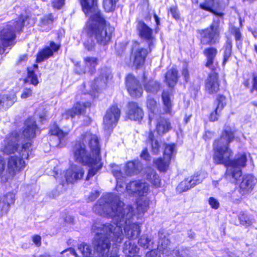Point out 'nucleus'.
I'll return each instance as SVG.
<instances>
[{"mask_svg": "<svg viewBox=\"0 0 257 257\" xmlns=\"http://www.w3.org/2000/svg\"><path fill=\"white\" fill-rule=\"evenodd\" d=\"M93 210L101 216L110 217L113 224L110 223L96 224L94 229L101 230L116 244L121 242L123 239L122 227L125 235L128 238H136L141 233V223L134 222L136 215L132 206H125L119 197L113 193L103 195L93 206Z\"/></svg>", "mask_w": 257, "mask_h": 257, "instance_id": "nucleus-1", "label": "nucleus"}, {"mask_svg": "<svg viewBox=\"0 0 257 257\" xmlns=\"http://www.w3.org/2000/svg\"><path fill=\"white\" fill-rule=\"evenodd\" d=\"M79 2L86 16L92 14L85 27L87 37L83 44L85 48L88 51H93L96 43L100 46H107L111 42L114 29L98 10V0H79Z\"/></svg>", "mask_w": 257, "mask_h": 257, "instance_id": "nucleus-2", "label": "nucleus"}, {"mask_svg": "<svg viewBox=\"0 0 257 257\" xmlns=\"http://www.w3.org/2000/svg\"><path fill=\"white\" fill-rule=\"evenodd\" d=\"M75 161H101V146L98 136L86 131L81 134L73 146Z\"/></svg>", "mask_w": 257, "mask_h": 257, "instance_id": "nucleus-3", "label": "nucleus"}, {"mask_svg": "<svg viewBox=\"0 0 257 257\" xmlns=\"http://www.w3.org/2000/svg\"><path fill=\"white\" fill-rule=\"evenodd\" d=\"M199 45L206 47L203 51L206 57L205 66L211 68L218 53L217 49L213 47L219 43L221 38V27L219 20L214 21L206 28L197 30Z\"/></svg>", "mask_w": 257, "mask_h": 257, "instance_id": "nucleus-4", "label": "nucleus"}, {"mask_svg": "<svg viewBox=\"0 0 257 257\" xmlns=\"http://www.w3.org/2000/svg\"><path fill=\"white\" fill-rule=\"evenodd\" d=\"M237 130L225 123L220 135L213 142V159L214 161H230L233 152L230 144L235 139Z\"/></svg>", "mask_w": 257, "mask_h": 257, "instance_id": "nucleus-5", "label": "nucleus"}, {"mask_svg": "<svg viewBox=\"0 0 257 257\" xmlns=\"http://www.w3.org/2000/svg\"><path fill=\"white\" fill-rule=\"evenodd\" d=\"M57 40H58L57 43L53 41H50L49 46H45L38 51L36 56L35 63L32 67H28L26 68L27 74L23 80L24 83L32 84L35 86L39 84L38 78L35 73L39 68L37 64L53 57L54 53L58 52L61 47V36L59 34Z\"/></svg>", "mask_w": 257, "mask_h": 257, "instance_id": "nucleus-6", "label": "nucleus"}, {"mask_svg": "<svg viewBox=\"0 0 257 257\" xmlns=\"http://www.w3.org/2000/svg\"><path fill=\"white\" fill-rule=\"evenodd\" d=\"M38 130L36 120L32 116L28 117L24 121L22 132L24 142L22 144L21 150L18 152V156L14 159L11 158L9 161H25L33 157V154L31 148Z\"/></svg>", "mask_w": 257, "mask_h": 257, "instance_id": "nucleus-7", "label": "nucleus"}, {"mask_svg": "<svg viewBox=\"0 0 257 257\" xmlns=\"http://www.w3.org/2000/svg\"><path fill=\"white\" fill-rule=\"evenodd\" d=\"M93 226L92 229L95 232V236L93 241L94 251L92 253V248L87 244L82 243L78 246V249L83 257H106L108 256L109 249L110 247V243L108 237L101 230L100 228L94 229Z\"/></svg>", "mask_w": 257, "mask_h": 257, "instance_id": "nucleus-8", "label": "nucleus"}, {"mask_svg": "<svg viewBox=\"0 0 257 257\" xmlns=\"http://www.w3.org/2000/svg\"><path fill=\"white\" fill-rule=\"evenodd\" d=\"M159 237L157 249L148 252L146 257H161V254L166 257H191V252L187 248L181 250L173 249L168 234L159 231Z\"/></svg>", "mask_w": 257, "mask_h": 257, "instance_id": "nucleus-9", "label": "nucleus"}, {"mask_svg": "<svg viewBox=\"0 0 257 257\" xmlns=\"http://www.w3.org/2000/svg\"><path fill=\"white\" fill-rule=\"evenodd\" d=\"M172 128V124L169 118L161 114L155 118V128L148 132V136L146 141L151 146L153 154L158 155L160 151L161 145L160 142L156 138L155 132L158 137H161L169 133Z\"/></svg>", "mask_w": 257, "mask_h": 257, "instance_id": "nucleus-10", "label": "nucleus"}, {"mask_svg": "<svg viewBox=\"0 0 257 257\" xmlns=\"http://www.w3.org/2000/svg\"><path fill=\"white\" fill-rule=\"evenodd\" d=\"M217 164L223 163L226 170L224 177L226 180L234 184L240 182L241 177V168L245 166V162H217Z\"/></svg>", "mask_w": 257, "mask_h": 257, "instance_id": "nucleus-11", "label": "nucleus"}, {"mask_svg": "<svg viewBox=\"0 0 257 257\" xmlns=\"http://www.w3.org/2000/svg\"><path fill=\"white\" fill-rule=\"evenodd\" d=\"M121 111L117 104H113L107 109L103 119L104 131L111 133L116 126L120 116Z\"/></svg>", "mask_w": 257, "mask_h": 257, "instance_id": "nucleus-12", "label": "nucleus"}, {"mask_svg": "<svg viewBox=\"0 0 257 257\" xmlns=\"http://www.w3.org/2000/svg\"><path fill=\"white\" fill-rule=\"evenodd\" d=\"M204 87L206 92L209 95L216 94L220 91L221 80L216 67L211 68V72L207 74L204 80Z\"/></svg>", "mask_w": 257, "mask_h": 257, "instance_id": "nucleus-13", "label": "nucleus"}, {"mask_svg": "<svg viewBox=\"0 0 257 257\" xmlns=\"http://www.w3.org/2000/svg\"><path fill=\"white\" fill-rule=\"evenodd\" d=\"M26 166L25 162H8V169L4 170L3 162H0V178L1 181L6 182L12 179L16 174Z\"/></svg>", "mask_w": 257, "mask_h": 257, "instance_id": "nucleus-14", "label": "nucleus"}, {"mask_svg": "<svg viewBox=\"0 0 257 257\" xmlns=\"http://www.w3.org/2000/svg\"><path fill=\"white\" fill-rule=\"evenodd\" d=\"M137 31L139 37L148 43V47L151 50V47L154 45L156 37L154 31L142 20L137 21Z\"/></svg>", "mask_w": 257, "mask_h": 257, "instance_id": "nucleus-15", "label": "nucleus"}, {"mask_svg": "<svg viewBox=\"0 0 257 257\" xmlns=\"http://www.w3.org/2000/svg\"><path fill=\"white\" fill-rule=\"evenodd\" d=\"M91 103L88 101H76L71 108L66 109L62 113V118L65 119H73L76 116L85 115L88 107H90Z\"/></svg>", "mask_w": 257, "mask_h": 257, "instance_id": "nucleus-16", "label": "nucleus"}, {"mask_svg": "<svg viewBox=\"0 0 257 257\" xmlns=\"http://www.w3.org/2000/svg\"><path fill=\"white\" fill-rule=\"evenodd\" d=\"M149 185L142 180H135L129 182L125 187L123 188L122 192L125 190L129 194L134 196H145L148 192ZM120 194L121 192H118Z\"/></svg>", "mask_w": 257, "mask_h": 257, "instance_id": "nucleus-17", "label": "nucleus"}, {"mask_svg": "<svg viewBox=\"0 0 257 257\" xmlns=\"http://www.w3.org/2000/svg\"><path fill=\"white\" fill-rule=\"evenodd\" d=\"M20 137L19 132L13 131L11 132L6 137L4 143L5 145L2 149L4 154L11 155L16 152L19 148V144L18 142Z\"/></svg>", "mask_w": 257, "mask_h": 257, "instance_id": "nucleus-18", "label": "nucleus"}, {"mask_svg": "<svg viewBox=\"0 0 257 257\" xmlns=\"http://www.w3.org/2000/svg\"><path fill=\"white\" fill-rule=\"evenodd\" d=\"M125 86L129 95L133 98H140L143 90L139 81L132 74H128L125 77Z\"/></svg>", "mask_w": 257, "mask_h": 257, "instance_id": "nucleus-19", "label": "nucleus"}, {"mask_svg": "<svg viewBox=\"0 0 257 257\" xmlns=\"http://www.w3.org/2000/svg\"><path fill=\"white\" fill-rule=\"evenodd\" d=\"M125 119L141 122L144 118V112L139 103L136 101H130L127 103Z\"/></svg>", "mask_w": 257, "mask_h": 257, "instance_id": "nucleus-20", "label": "nucleus"}, {"mask_svg": "<svg viewBox=\"0 0 257 257\" xmlns=\"http://www.w3.org/2000/svg\"><path fill=\"white\" fill-rule=\"evenodd\" d=\"M16 38L15 32L11 26L4 28L0 31V40L2 46L5 48L14 45Z\"/></svg>", "mask_w": 257, "mask_h": 257, "instance_id": "nucleus-21", "label": "nucleus"}, {"mask_svg": "<svg viewBox=\"0 0 257 257\" xmlns=\"http://www.w3.org/2000/svg\"><path fill=\"white\" fill-rule=\"evenodd\" d=\"M84 174V170L82 166H72L66 172V180L68 183H74L77 180H80Z\"/></svg>", "mask_w": 257, "mask_h": 257, "instance_id": "nucleus-22", "label": "nucleus"}, {"mask_svg": "<svg viewBox=\"0 0 257 257\" xmlns=\"http://www.w3.org/2000/svg\"><path fill=\"white\" fill-rule=\"evenodd\" d=\"M179 78V71L177 66H174L165 73L164 82L169 88L173 89L177 84Z\"/></svg>", "mask_w": 257, "mask_h": 257, "instance_id": "nucleus-23", "label": "nucleus"}, {"mask_svg": "<svg viewBox=\"0 0 257 257\" xmlns=\"http://www.w3.org/2000/svg\"><path fill=\"white\" fill-rule=\"evenodd\" d=\"M199 7L203 11L210 12L221 18L224 15V13L219 11V10H223L220 7L219 2L216 3V8H214V0H204L203 2L199 4Z\"/></svg>", "mask_w": 257, "mask_h": 257, "instance_id": "nucleus-24", "label": "nucleus"}, {"mask_svg": "<svg viewBox=\"0 0 257 257\" xmlns=\"http://www.w3.org/2000/svg\"><path fill=\"white\" fill-rule=\"evenodd\" d=\"M148 55L147 49L143 47L139 48L135 51L133 63L136 69H140L144 66Z\"/></svg>", "mask_w": 257, "mask_h": 257, "instance_id": "nucleus-25", "label": "nucleus"}, {"mask_svg": "<svg viewBox=\"0 0 257 257\" xmlns=\"http://www.w3.org/2000/svg\"><path fill=\"white\" fill-rule=\"evenodd\" d=\"M15 201V195L13 193L9 192L0 197V210L2 214L7 213L11 205L13 204Z\"/></svg>", "mask_w": 257, "mask_h": 257, "instance_id": "nucleus-26", "label": "nucleus"}, {"mask_svg": "<svg viewBox=\"0 0 257 257\" xmlns=\"http://www.w3.org/2000/svg\"><path fill=\"white\" fill-rule=\"evenodd\" d=\"M256 182V179L251 175H244L240 183L241 192L244 194L250 191Z\"/></svg>", "mask_w": 257, "mask_h": 257, "instance_id": "nucleus-27", "label": "nucleus"}, {"mask_svg": "<svg viewBox=\"0 0 257 257\" xmlns=\"http://www.w3.org/2000/svg\"><path fill=\"white\" fill-rule=\"evenodd\" d=\"M245 90H248L250 93L255 92L257 94V72H252L249 78H244L241 82Z\"/></svg>", "mask_w": 257, "mask_h": 257, "instance_id": "nucleus-28", "label": "nucleus"}, {"mask_svg": "<svg viewBox=\"0 0 257 257\" xmlns=\"http://www.w3.org/2000/svg\"><path fill=\"white\" fill-rule=\"evenodd\" d=\"M175 143L166 144L164 148L163 157L156 159L155 161H171L174 159L176 151Z\"/></svg>", "mask_w": 257, "mask_h": 257, "instance_id": "nucleus-29", "label": "nucleus"}, {"mask_svg": "<svg viewBox=\"0 0 257 257\" xmlns=\"http://www.w3.org/2000/svg\"><path fill=\"white\" fill-rule=\"evenodd\" d=\"M48 135L57 137L61 142L68 135V133L60 128L57 121H55L50 125Z\"/></svg>", "mask_w": 257, "mask_h": 257, "instance_id": "nucleus-30", "label": "nucleus"}, {"mask_svg": "<svg viewBox=\"0 0 257 257\" xmlns=\"http://www.w3.org/2000/svg\"><path fill=\"white\" fill-rule=\"evenodd\" d=\"M142 169L141 162H127L123 168L125 174L128 176L137 175Z\"/></svg>", "mask_w": 257, "mask_h": 257, "instance_id": "nucleus-31", "label": "nucleus"}, {"mask_svg": "<svg viewBox=\"0 0 257 257\" xmlns=\"http://www.w3.org/2000/svg\"><path fill=\"white\" fill-rule=\"evenodd\" d=\"M109 166L112 174L116 179V189L118 192H122L123 186L120 181H119L123 177L121 168L119 165L115 163H111Z\"/></svg>", "mask_w": 257, "mask_h": 257, "instance_id": "nucleus-32", "label": "nucleus"}, {"mask_svg": "<svg viewBox=\"0 0 257 257\" xmlns=\"http://www.w3.org/2000/svg\"><path fill=\"white\" fill-rule=\"evenodd\" d=\"M139 250V248L135 243L130 240L125 242L123 247V252L126 257H133L138 255L137 254Z\"/></svg>", "mask_w": 257, "mask_h": 257, "instance_id": "nucleus-33", "label": "nucleus"}, {"mask_svg": "<svg viewBox=\"0 0 257 257\" xmlns=\"http://www.w3.org/2000/svg\"><path fill=\"white\" fill-rule=\"evenodd\" d=\"M171 93L167 90H163L161 94L162 103L164 106V111L166 114H171L173 103L171 99Z\"/></svg>", "mask_w": 257, "mask_h": 257, "instance_id": "nucleus-34", "label": "nucleus"}, {"mask_svg": "<svg viewBox=\"0 0 257 257\" xmlns=\"http://www.w3.org/2000/svg\"><path fill=\"white\" fill-rule=\"evenodd\" d=\"M146 178L156 188L161 186V180L155 171L150 167L146 169Z\"/></svg>", "mask_w": 257, "mask_h": 257, "instance_id": "nucleus-35", "label": "nucleus"}, {"mask_svg": "<svg viewBox=\"0 0 257 257\" xmlns=\"http://www.w3.org/2000/svg\"><path fill=\"white\" fill-rule=\"evenodd\" d=\"M85 68L87 69L88 72L90 75H93L96 72V67L99 63V60L97 57L88 56L83 59Z\"/></svg>", "mask_w": 257, "mask_h": 257, "instance_id": "nucleus-36", "label": "nucleus"}, {"mask_svg": "<svg viewBox=\"0 0 257 257\" xmlns=\"http://www.w3.org/2000/svg\"><path fill=\"white\" fill-rule=\"evenodd\" d=\"M17 100L15 94L0 95V109H8L12 106Z\"/></svg>", "mask_w": 257, "mask_h": 257, "instance_id": "nucleus-37", "label": "nucleus"}, {"mask_svg": "<svg viewBox=\"0 0 257 257\" xmlns=\"http://www.w3.org/2000/svg\"><path fill=\"white\" fill-rule=\"evenodd\" d=\"M85 164L83 166H86L88 167V174L86 177V180H89L90 177L95 175L97 172L101 169L102 164L101 162H84Z\"/></svg>", "mask_w": 257, "mask_h": 257, "instance_id": "nucleus-38", "label": "nucleus"}, {"mask_svg": "<svg viewBox=\"0 0 257 257\" xmlns=\"http://www.w3.org/2000/svg\"><path fill=\"white\" fill-rule=\"evenodd\" d=\"M232 54V43L230 40H227L223 47L222 65L224 66Z\"/></svg>", "mask_w": 257, "mask_h": 257, "instance_id": "nucleus-39", "label": "nucleus"}, {"mask_svg": "<svg viewBox=\"0 0 257 257\" xmlns=\"http://www.w3.org/2000/svg\"><path fill=\"white\" fill-rule=\"evenodd\" d=\"M144 87L148 92H157L161 87V84L157 81L150 79L144 83Z\"/></svg>", "mask_w": 257, "mask_h": 257, "instance_id": "nucleus-40", "label": "nucleus"}, {"mask_svg": "<svg viewBox=\"0 0 257 257\" xmlns=\"http://www.w3.org/2000/svg\"><path fill=\"white\" fill-rule=\"evenodd\" d=\"M30 16L21 14L19 15L18 19L15 21V28L19 33L23 31V29L25 26V22L29 20Z\"/></svg>", "mask_w": 257, "mask_h": 257, "instance_id": "nucleus-41", "label": "nucleus"}, {"mask_svg": "<svg viewBox=\"0 0 257 257\" xmlns=\"http://www.w3.org/2000/svg\"><path fill=\"white\" fill-rule=\"evenodd\" d=\"M149 207V200L148 198H142L138 201L137 210L140 214L146 212Z\"/></svg>", "mask_w": 257, "mask_h": 257, "instance_id": "nucleus-42", "label": "nucleus"}, {"mask_svg": "<svg viewBox=\"0 0 257 257\" xmlns=\"http://www.w3.org/2000/svg\"><path fill=\"white\" fill-rule=\"evenodd\" d=\"M119 0H102V7L106 13L113 12Z\"/></svg>", "mask_w": 257, "mask_h": 257, "instance_id": "nucleus-43", "label": "nucleus"}, {"mask_svg": "<svg viewBox=\"0 0 257 257\" xmlns=\"http://www.w3.org/2000/svg\"><path fill=\"white\" fill-rule=\"evenodd\" d=\"M146 106L149 112L153 114H156L159 110L158 103L153 98L147 99Z\"/></svg>", "mask_w": 257, "mask_h": 257, "instance_id": "nucleus-44", "label": "nucleus"}, {"mask_svg": "<svg viewBox=\"0 0 257 257\" xmlns=\"http://www.w3.org/2000/svg\"><path fill=\"white\" fill-rule=\"evenodd\" d=\"M215 101L216 104L215 107L222 110L227 105V97L223 94H218Z\"/></svg>", "mask_w": 257, "mask_h": 257, "instance_id": "nucleus-45", "label": "nucleus"}, {"mask_svg": "<svg viewBox=\"0 0 257 257\" xmlns=\"http://www.w3.org/2000/svg\"><path fill=\"white\" fill-rule=\"evenodd\" d=\"M139 244L144 248H149L153 244L152 238L148 235H142L138 240Z\"/></svg>", "mask_w": 257, "mask_h": 257, "instance_id": "nucleus-46", "label": "nucleus"}, {"mask_svg": "<svg viewBox=\"0 0 257 257\" xmlns=\"http://www.w3.org/2000/svg\"><path fill=\"white\" fill-rule=\"evenodd\" d=\"M222 111V110L215 107L208 114V118L209 121L215 122L218 121L221 115Z\"/></svg>", "mask_w": 257, "mask_h": 257, "instance_id": "nucleus-47", "label": "nucleus"}, {"mask_svg": "<svg viewBox=\"0 0 257 257\" xmlns=\"http://www.w3.org/2000/svg\"><path fill=\"white\" fill-rule=\"evenodd\" d=\"M190 182V180L188 179H185L182 181L177 186V191L179 192H182L184 191H187L191 188L193 187L192 184Z\"/></svg>", "mask_w": 257, "mask_h": 257, "instance_id": "nucleus-48", "label": "nucleus"}, {"mask_svg": "<svg viewBox=\"0 0 257 257\" xmlns=\"http://www.w3.org/2000/svg\"><path fill=\"white\" fill-rule=\"evenodd\" d=\"M231 33L235 37L237 46L238 45V44L241 45L243 39L240 29L237 27H232L231 29Z\"/></svg>", "mask_w": 257, "mask_h": 257, "instance_id": "nucleus-49", "label": "nucleus"}, {"mask_svg": "<svg viewBox=\"0 0 257 257\" xmlns=\"http://www.w3.org/2000/svg\"><path fill=\"white\" fill-rule=\"evenodd\" d=\"M238 218L240 223L246 226L250 225L253 221V219L252 218L248 216L243 212H241L239 214Z\"/></svg>", "mask_w": 257, "mask_h": 257, "instance_id": "nucleus-50", "label": "nucleus"}, {"mask_svg": "<svg viewBox=\"0 0 257 257\" xmlns=\"http://www.w3.org/2000/svg\"><path fill=\"white\" fill-rule=\"evenodd\" d=\"M54 18L52 13H49L48 15L44 16L40 20V24L41 26H46L49 24H52L54 21Z\"/></svg>", "mask_w": 257, "mask_h": 257, "instance_id": "nucleus-51", "label": "nucleus"}, {"mask_svg": "<svg viewBox=\"0 0 257 257\" xmlns=\"http://www.w3.org/2000/svg\"><path fill=\"white\" fill-rule=\"evenodd\" d=\"M170 13L172 17L176 20L180 19V13L177 6H173L170 7L168 10Z\"/></svg>", "mask_w": 257, "mask_h": 257, "instance_id": "nucleus-52", "label": "nucleus"}, {"mask_svg": "<svg viewBox=\"0 0 257 257\" xmlns=\"http://www.w3.org/2000/svg\"><path fill=\"white\" fill-rule=\"evenodd\" d=\"M158 170L162 172L166 171L169 166V162H155Z\"/></svg>", "mask_w": 257, "mask_h": 257, "instance_id": "nucleus-53", "label": "nucleus"}, {"mask_svg": "<svg viewBox=\"0 0 257 257\" xmlns=\"http://www.w3.org/2000/svg\"><path fill=\"white\" fill-rule=\"evenodd\" d=\"M140 157L141 159L144 161H150L151 156L147 147L143 148L140 153Z\"/></svg>", "mask_w": 257, "mask_h": 257, "instance_id": "nucleus-54", "label": "nucleus"}, {"mask_svg": "<svg viewBox=\"0 0 257 257\" xmlns=\"http://www.w3.org/2000/svg\"><path fill=\"white\" fill-rule=\"evenodd\" d=\"M203 178L204 177L200 174H196L194 175L190 180L193 187L196 184L200 183L202 181Z\"/></svg>", "mask_w": 257, "mask_h": 257, "instance_id": "nucleus-55", "label": "nucleus"}, {"mask_svg": "<svg viewBox=\"0 0 257 257\" xmlns=\"http://www.w3.org/2000/svg\"><path fill=\"white\" fill-rule=\"evenodd\" d=\"M65 4V0H53L52 6L53 9H61Z\"/></svg>", "mask_w": 257, "mask_h": 257, "instance_id": "nucleus-56", "label": "nucleus"}, {"mask_svg": "<svg viewBox=\"0 0 257 257\" xmlns=\"http://www.w3.org/2000/svg\"><path fill=\"white\" fill-rule=\"evenodd\" d=\"M182 75L184 78V80L187 83L190 79V73L187 66L184 67L181 71Z\"/></svg>", "mask_w": 257, "mask_h": 257, "instance_id": "nucleus-57", "label": "nucleus"}, {"mask_svg": "<svg viewBox=\"0 0 257 257\" xmlns=\"http://www.w3.org/2000/svg\"><path fill=\"white\" fill-rule=\"evenodd\" d=\"M153 17L155 22V26L154 29V32L155 34H157L160 31V26L161 24V21L159 17L157 15L156 13H153Z\"/></svg>", "mask_w": 257, "mask_h": 257, "instance_id": "nucleus-58", "label": "nucleus"}, {"mask_svg": "<svg viewBox=\"0 0 257 257\" xmlns=\"http://www.w3.org/2000/svg\"><path fill=\"white\" fill-rule=\"evenodd\" d=\"M233 155L229 158L230 161H247V155L246 153H238L237 154V157L232 159Z\"/></svg>", "mask_w": 257, "mask_h": 257, "instance_id": "nucleus-59", "label": "nucleus"}, {"mask_svg": "<svg viewBox=\"0 0 257 257\" xmlns=\"http://www.w3.org/2000/svg\"><path fill=\"white\" fill-rule=\"evenodd\" d=\"M215 136V132L209 130L205 131L202 136V138L206 141L211 140Z\"/></svg>", "mask_w": 257, "mask_h": 257, "instance_id": "nucleus-60", "label": "nucleus"}, {"mask_svg": "<svg viewBox=\"0 0 257 257\" xmlns=\"http://www.w3.org/2000/svg\"><path fill=\"white\" fill-rule=\"evenodd\" d=\"M32 95V89L30 88H26L21 94L22 99H26Z\"/></svg>", "mask_w": 257, "mask_h": 257, "instance_id": "nucleus-61", "label": "nucleus"}, {"mask_svg": "<svg viewBox=\"0 0 257 257\" xmlns=\"http://www.w3.org/2000/svg\"><path fill=\"white\" fill-rule=\"evenodd\" d=\"M209 203L211 207L213 209H216L219 207V203L218 201L214 197L209 198Z\"/></svg>", "mask_w": 257, "mask_h": 257, "instance_id": "nucleus-62", "label": "nucleus"}, {"mask_svg": "<svg viewBox=\"0 0 257 257\" xmlns=\"http://www.w3.org/2000/svg\"><path fill=\"white\" fill-rule=\"evenodd\" d=\"M65 253H67V256H69V254H71L74 255L75 257H78L77 254L74 249L71 247L66 249L61 252V254H63Z\"/></svg>", "mask_w": 257, "mask_h": 257, "instance_id": "nucleus-63", "label": "nucleus"}, {"mask_svg": "<svg viewBox=\"0 0 257 257\" xmlns=\"http://www.w3.org/2000/svg\"><path fill=\"white\" fill-rule=\"evenodd\" d=\"M32 240L36 246L39 247L41 245V237L39 235H35L32 237Z\"/></svg>", "mask_w": 257, "mask_h": 257, "instance_id": "nucleus-64", "label": "nucleus"}]
</instances>
